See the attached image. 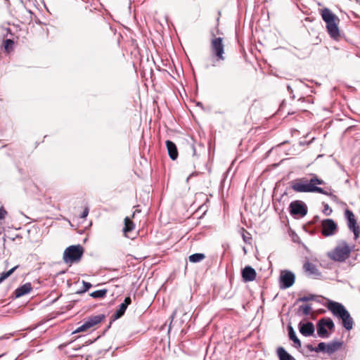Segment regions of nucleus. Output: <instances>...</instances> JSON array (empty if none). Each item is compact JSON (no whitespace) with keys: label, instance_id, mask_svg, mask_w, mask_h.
Returning a JSON list of instances; mask_svg holds the SVG:
<instances>
[{"label":"nucleus","instance_id":"obj_15","mask_svg":"<svg viewBox=\"0 0 360 360\" xmlns=\"http://www.w3.org/2000/svg\"><path fill=\"white\" fill-rule=\"evenodd\" d=\"M300 333L306 337L312 335L314 333V326L311 322H300L298 326Z\"/></svg>","mask_w":360,"mask_h":360},{"label":"nucleus","instance_id":"obj_32","mask_svg":"<svg viewBox=\"0 0 360 360\" xmlns=\"http://www.w3.org/2000/svg\"><path fill=\"white\" fill-rule=\"evenodd\" d=\"M13 44V41L7 39L4 41V49L7 52H9L12 49V46Z\"/></svg>","mask_w":360,"mask_h":360},{"label":"nucleus","instance_id":"obj_1","mask_svg":"<svg viewBox=\"0 0 360 360\" xmlns=\"http://www.w3.org/2000/svg\"><path fill=\"white\" fill-rule=\"evenodd\" d=\"M321 15L326 23V30L330 38L339 41L341 38L338 27L340 18L328 8H324L321 11Z\"/></svg>","mask_w":360,"mask_h":360},{"label":"nucleus","instance_id":"obj_40","mask_svg":"<svg viewBox=\"0 0 360 360\" xmlns=\"http://www.w3.org/2000/svg\"><path fill=\"white\" fill-rule=\"evenodd\" d=\"M4 281L3 278L0 277V283H1Z\"/></svg>","mask_w":360,"mask_h":360},{"label":"nucleus","instance_id":"obj_4","mask_svg":"<svg viewBox=\"0 0 360 360\" xmlns=\"http://www.w3.org/2000/svg\"><path fill=\"white\" fill-rule=\"evenodd\" d=\"M83 254L84 248L82 245H70L65 250L63 259L65 264H72L79 262Z\"/></svg>","mask_w":360,"mask_h":360},{"label":"nucleus","instance_id":"obj_25","mask_svg":"<svg viewBox=\"0 0 360 360\" xmlns=\"http://www.w3.org/2000/svg\"><path fill=\"white\" fill-rule=\"evenodd\" d=\"M311 184L313 186H317V185H324L326 184V182L322 180L321 179H319L317 175L316 174H311Z\"/></svg>","mask_w":360,"mask_h":360},{"label":"nucleus","instance_id":"obj_24","mask_svg":"<svg viewBox=\"0 0 360 360\" xmlns=\"http://www.w3.org/2000/svg\"><path fill=\"white\" fill-rule=\"evenodd\" d=\"M189 261L193 263H196L202 261L205 258V255L202 253H195L189 256Z\"/></svg>","mask_w":360,"mask_h":360},{"label":"nucleus","instance_id":"obj_5","mask_svg":"<svg viewBox=\"0 0 360 360\" xmlns=\"http://www.w3.org/2000/svg\"><path fill=\"white\" fill-rule=\"evenodd\" d=\"M352 249L353 246L350 247L345 241L342 240L329 255L334 261L344 262L349 257Z\"/></svg>","mask_w":360,"mask_h":360},{"label":"nucleus","instance_id":"obj_38","mask_svg":"<svg viewBox=\"0 0 360 360\" xmlns=\"http://www.w3.org/2000/svg\"><path fill=\"white\" fill-rule=\"evenodd\" d=\"M287 89H288V91H289L290 94L292 93V89L291 86L289 84L287 85Z\"/></svg>","mask_w":360,"mask_h":360},{"label":"nucleus","instance_id":"obj_18","mask_svg":"<svg viewBox=\"0 0 360 360\" xmlns=\"http://www.w3.org/2000/svg\"><path fill=\"white\" fill-rule=\"evenodd\" d=\"M342 342L332 341L327 344L326 353L331 354L341 348Z\"/></svg>","mask_w":360,"mask_h":360},{"label":"nucleus","instance_id":"obj_7","mask_svg":"<svg viewBox=\"0 0 360 360\" xmlns=\"http://www.w3.org/2000/svg\"><path fill=\"white\" fill-rule=\"evenodd\" d=\"M105 316L104 314H98L96 316H92L89 317L82 326L78 327L73 333H80L83 331H86L88 329L94 327V326L100 323L102 321L105 319Z\"/></svg>","mask_w":360,"mask_h":360},{"label":"nucleus","instance_id":"obj_20","mask_svg":"<svg viewBox=\"0 0 360 360\" xmlns=\"http://www.w3.org/2000/svg\"><path fill=\"white\" fill-rule=\"evenodd\" d=\"M135 228L134 222L130 219L129 217H127L124 219V226L123 228V232L127 237H129L128 234L132 231Z\"/></svg>","mask_w":360,"mask_h":360},{"label":"nucleus","instance_id":"obj_28","mask_svg":"<svg viewBox=\"0 0 360 360\" xmlns=\"http://www.w3.org/2000/svg\"><path fill=\"white\" fill-rule=\"evenodd\" d=\"M299 311H302L303 314L308 316L311 311V307L309 304L302 305L299 307Z\"/></svg>","mask_w":360,"mask_h":360},{"label":"nucleus","instance_id":"obj_21","mask_svg":"<svg viewBox=\"0 0 360 360\" xmlns=\"http://www.w3.org/2000/svg\"><path fill=\"white\" fill-rule=\"evenodd\" d=\"M317 333L319 337L321 338H328L329 333H328L326 330V326L323 324V321H321V319L318 321L317 325Z\"/></svg>","mask_w":360,"mask_h":360},{"label":"nucleus","instance_id":"obj_39","mask_svg":"<svg viewBox=\"0 0 360 360\" xmlns=\"http://www.w3.org/2000/svg\"><path fill=\"white\" fill-rule=\"evenodd\" d=\"M136 212H140V210L136 209L132 214V217H134Z\"/></svg>","mask_w":360,"mask_h":360},{"label":"nucleus","instance_id":"obj_26","mask_svg":"<svg viewBox=\"0 0 360 360\" xmlns=\"http://www.w3.org/2000/svg\"><path fill=\"white\" fill-rule=\"evenodd\" d=\"M242 238L243 241L247 244H251L252 237L250 233L246 231L244 229H242Z\"/></svg>","mask_w":360,"mask_h":360},{"label":"nucleus","instance_id":"obj_23","mask_svg":"<svg viewBox=\"0 0 360 360\" xmlns=\"http://www.w3.org/2000/svg\"><path fill=\"white\" fill-rule=\"evenodd\" d=\"M107 293H108L107 289H102V290H98L92 292L90 294V296L92 297L93 298L101 299V298H104L106 296Z\"/></svg>","mask_w":360,"mask_h":360},{"label":"nucleus","instance_id":"obj_34","mask_svg":"<svg viewBox=\"0 0 360 360\" xmlns=\"http://www.w3.org/2000/svg\"><path fill=\"white\" fill-rule=\"evenodd\" d=\"M7 215V212L4 207H0V220L4 219Z\"/></svg>","mask_w":360,"mask_h":360},{"label":"nucleus","instance_id":"obj_2","mask_svg":"<svg viewBox=\"0 0 360 360\" xmlns=\"http://www.w3.org/2000/svg\"><path fill=\"white\" fill-rule=\"evenodd\" d=\"M327 307L334 316L342 320V325L346 330H350L352 328L353 319L349 311L341 303L329 300Z\"/></svg>","mask_w":360,"mask_h":360},{"label":"nucleus","instance_id":"obj_27","mask_svg":"<svg viewBox=\"0 0 360 360\" xmlns=\"http://www.w3.org/2000/svg\"><path fill=\"white\" fill-rule=\"evenodd\" d=\"M321 321H323V324L327 327L329 330H333L335 325L333 320L330 318H322Z\"/></svg>","mask_w":360,"mask_h":360},{"label":"nucleus","instance_id":"obj_19","mask_svg":"<svg viewBox=\"0 0 360 360\" xmlns=\"http://www.w3.org/2000/svg\"><path fill=\"white\" fill-rule=\"evenodd\" d=\"M288 330L289 338L294 342V347L296 348H300L301 347V342L297 337L293 328L291 326H288Z\"/></svg>","mask_w":360,"mask_h":360},{"label":"nucleus","instance_id":"obj_6","mask_svg":"<svg viewBox=\"0 0 360 360\" xmlns=\"http://www.w3.org/2000/svg\"><path fill=\"white\" fill-rule=\"evenodd\" d=\"M212 34L214 37L211 40L210 44L212 53L217 58V61L224 60V45L223 44V38L220 37H216L213 33Z\"/></svg>","mask_w":360,"mask_h":360},{"label":"nucleus","instance_id":"obj_36","mask_svg":"<svg viewBox=\"0 0 360 360\" xmlns=\"http://www.w3.org/2000/svg\"><path fill=\"white\" fill-rule=\"evenodd\" d=\"M328 209H329L328 205H326L325 206V209H324V210H323V212H324V214H325L326 215H329V214L331 213V212H332V210H329V212H327V210H328Z\"/></svg>","mask_w":360,"mask_h":360},{"label":"nucleus","instance_id":"obj_11","mask_svg":"<svg viewBox=\"0 0 360 360\" xmlns=\"http://www.w3.org/2000/svg\"><path fill=\"white\" fill-rule=\"evenodd\" d=\"M345 217L347 219V226L354 235V238L356 239L360 233L359 226L356 225V220L354 213L349 210H346L345 212Z\"/></svg>","mask_w":360,"mask_h":360},{"label":"nucleus","instance_id":"obj_12","mask_svg":"<svg viewBox=\"0 0 360 360\" xmlns=\"http://www.w3.org/2000/svg\"><path fill=\"white\" fill-rule=\"evenodd\" d=\"M131 303L130 297H126L124 302L119 305L118 309L112 315V319L116 320L121 318L125 313L128 306Z\"/></svg>","mask_w":360,"mask_h":360},{"label":"nucleus","instance_id":"obj_37","mask_svg":"<svg viewBox=\"0 0 360 360\" xmlns=\"http://www.w3.org/2000/svg\"><path fill=\"white\" fill-rule=\"evenodd\" d=\"M306 347L309 351L315 352L316 347H314L311 345H307Z\"/></svg>","mask_w":360,"mask_h":360},{"label":"nucleus","instance_id":"obj_3","mask_svg":"<svg viewBox=\"0 0 360 360\" xmlns=\"http://www.w3.org/2000/svg\"><path fill=\"white\" fill-rule=\"evenodd\" d=\"M292 189L297 193H318L326 195H330V188L325 189L311 184V179L300 178L292 181Z\"/></svg>","mask_w":360,"mask_h":360},{"label":"nucleus","instance_id":"obj_41","mask_svg":"<svg viewBox=\"0 0 360 360\" xmlns=\"http://www.w3.org/2000/svg\"><path fill=\"white\" fill-rule=\"evenodd\" d=\"M193 174H194V173L191 174L189 177L192 176Z\"/></svg>","mask_w":360,"mask_h":360},{"label":"nucleus","instance_id":"obj_8","mask_svg":"<svg viewBox=\"0 0 360 360\" xmlns=\"http://www.w3.org/2000/svg\"><path fill=\"white\" fill-rule=\"evenodd\" d=\"M289 211L291 215L304 217L307 213V207L306 204L301 200H295L290 202Z\"/></svg>","mask_w":360,"mask_h":360},{"label":"nucleus","instance_id":"obj_10","mask_svg":"<svg viewBox=\"0 0 360 360\" xmlns=\"http://www.w3.org/2000/svg\"><path fill=\"white\" fill-rule=\"evenodd\" d=\"M321 233L326 236L334 235L338 231L336 223L331 219H326L321 221Z\"/></svg>","mask_w":360,"mask_h":360},{"label":"nucleus","instance_id":"obj_17","mask_svg":"<svg viewBox=\"0 0 360 360\" xmlns=\"http://www.w3.org/2000/svg\"><path fill=\"white\" fill-rule=\"evenodd\" d=\"M32 285L30 283H27L20 287L18 288L15 290V295L16 297H22L27 293H29L32 290Z\"/></svg>","mask_w":360,"mask_h":360},{"label":"nucleus","instance_id":"obj_30","mask_svg":"<svg viewBox=\"0 0 360 360\" xmlns=\"http://www.w3.org/2000/svg\"><path fill=\"white\" fill-rule=\"evenodd\" d=\"M82 283H83V289L80 290L77 292V293H79V294H82V293H84V292L88 291L92 286V285L90 283L84 281H82Z\"/></svg>","mask_w":360,"mask_h":360},{"label":"nucleus","instance_id":"obj_14","mask_svg":"<svg viewBox=\"0 0 360 360\" xmlns=\"http://www.w3.org/2000/svg\"><path fill=\"white\" fill-rule=\"evenodd\" d=\"M241 276L244 282H250L255 280L257 276L256 271L250 266H246L241 271Z\"/></svg>","mask_w":360,"mask_h":360},{"label":"nucleus","instance_id":"obj_9","mask_svg":"<svg viewBox=\"0 0 360 360\" xmlns=\"http://www.w3.org/2000/svg\"><path fill=\"white\" fill-rule=\"evenodd\" d=\"M295 280V274L288 270H284L281 272L279 281H280V288L281 289H286L291 287Z\"/></svg>","mask_w":360,"mask_h":360},{"label":"nucleus","instance_id":"obj_35","mask_svg":"<svg viewBox=\"0 0 360 360\" xmlns=\"http://www.w3.org/2000/svg\"><path fill=\"white\" fill-rule=\"evenodd\" d=\"M89 214V208L86 207L84 208V211L82 212L80 217L82 219H85Z\"/></svg>","mask_w":360,"mask_h":360},{"label":"nucleus","instance_id":"obj_13","mask_svg":"<svg viewBox=\"0 0 360 360\" xmlns=\"http://www.w3.org/2000/svg\"><path fill=\"white\" fill-rule=\"evenodd\" d=\"M303 269L308 276L314 278H318L321 275L316 266L311 262H306L303 265Z\"/></svg>","mask_w":360,"mask_h":360},{"label":"nucleus","instance_id":"obj_22","mask_svg":"<svg viewBox=\"0 0 360 360\" xmlns=\"http://www.w3.org/2000/svg\"><path fill=\"white\" fill-rule=\"evenodd\" d=\"M277 355L279 360H295V358L288 354L282 347H279L277 349Z\"/></svg>","mask_w":360,"mask_h":360},{"label":"nucleus","instance_id":"obj_16","mask_svg":"<svg viewBox=\"0 0 360 360\" xmlns=\"http://www.w3.org/2000/svg\"><path fill=\"white\" fill-rule=\"evenodd\" d=\"M166 146L167 148L169 158L175 160L178 158V150L176 144L172 141L167 140L166 141Z\"/></svg>","mask_w":360,"mask_h":360},{"label":"nucleus","instance_id":"obj_33","mask_svg":"<svg viewBox=\"0 0 360 360\" xmlns=\"http://www.w3.org/2000/svg\"><path fill=\"white\" fill-rule=\"evenodd\" d=\"M326 347H327V344H326L325 342H320V343H319L318 346L316 347L315 352H322L326 353Z\"/></svg>","mask_w":360,"mask_h":360},{"label":"nucleus","instance_id":"obj_31","mask_svg":"<svg viewBox=\"0 0 360 360\" xmlns=\"http://www.w3.org/2000/svg\"><path fill=\"white\" fill-rule=\"evenodd\" d=\"M317 296L314 295H309V296H304V297H301L300 298H298L297 301L298 302H308V301H311V300H316V297Z\"/></svg>","mask_w":360,"mask_h":360},{"label":"nucleus","instance_id":"obj_29","mask_svg":"<svg viewBox=\"0 0 360 360\" xmlns=\"http://www.w3.org/2000/svg\"><path fill=\"white\" fill-rule=\"evenodd\" d=\"M18 268V266L17 265V266H14L13 268H12L11 269H10L9 271L2 273L1 278H2L3 280L4 281L7 278H8Z\"/></svg>","mask_w":360,"mask_h":360}]
</instances>
